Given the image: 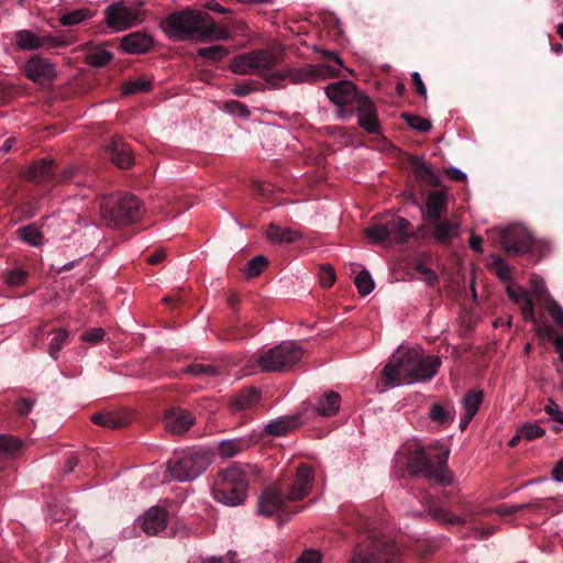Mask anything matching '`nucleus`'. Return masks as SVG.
<instances>
[{
  "label": "nucleus",
  "instance_id": "obj_56",
  "mask_svg": "<svg viewBox=\"0 0 563 563\" xmlns=\"http://www.w3.org/2000/svg\"><path fill=\"white\" fill-rule=\"evenodd\" d=\"M534 325H536V333L541 339H548L550 341H553L554 338L559 336L555 333V330L553 329V327L550 324H547V323L539 324L537 322V324H534Z\"/></svg>",
  "mask_w": 563,
  "mask_h": 563
},
{
  "label": "nucleus",
  "instance_id": "obj_51",
  "mask_svg": "<svg viewBox=\"0 0 563 563\" xmlns=\"http://www.w3.org/2000/svg\"><path fill=\"white\" fill-rule=\"evenodd\" d=\"M506 292L508 297L518 306L525 302V299H529V294L521 287L515 288L511 285H508L506 288Z\"/></svg>",
  "mask_w": 563,
  "mask_h": 563
},
{
  "label": "nucleus",
  "instance_id": "obj_63",
  "mask_svg": "<svg viewBox=\"0 0 563 563\" xmlns=\"http://www.w3.org/2000/svg\"><path fill=\"white\" fill-rule=\"evenodd\" d=\"M473 530H474V534L477 539L485 540L496 532L497 527H494V526H489L486 528L475 527Z\"/></svg>",
  "mask_w": 563,
  "mask_h": 563
},
{
  "label": "nucleus",
  "instance_id": "obj_44",
  "mask_svg": "<svg viewBox=\"0 0 563 563\" xmlns=\"http://www.w3.org/2000/svg\"><path fill=\"white\" fill-rule=\"evenodd\" d=\"M492 268L495 271L497 277L503 282H510L512 278L511 267L499 255H492Z\"/></svg>",
  "mask_w": 563,
  "mask_h": 563
},
{
  "label": "nucleus",
  "instance_id": "obj_15",
  "mask_svg": "<svg viewBox=\"0 0 563 563\" xmlns=\"http://www.w3.org/2000/svg\"><path fill=\"white\" fill-rule=\"evenodd\" d=\"M192 412L181 407H170L166 409L163 418L165 429L177 435L186 433L195 423Z\"/></svg>",
  "mask_w": 563,
  "mask_h": 563
},
{
  "label": "nucleus",
  "instance_id": "obj_29",
  "mask_svg": "<svg viewBox=\"0 0 563 563\" xmlns=\"http://www.w3.org/2000/svg\"><path fill=\"white\" fill-rule=\"evenodd\" d=\"M301 423L300 416H284L269 421L264 429L266 434L282 437L298 428Z\"/></svg>",
  "mask_w": 563,
  "mask_h": 563
},
{
  "label": "nucleus",
  "instance_id": "obj_26",
  "mask_svg": "<svg viewBox=\"0 0 563 563\" xmlns=\"http://www.w3.org/2000/svg\"><path fill=\"white\" fill-rule=\"evenodd\" d=\"M409 163L416 178L430 187H437L440 184L438 175L431 169L430 165L422 157L410 155Z\"/></svg>",
  "mask_w": 563,
  "mask_h": 563
},
{
  "label": "nucleus",
  "instance_id": "obj_6",
  "mask_svg": "<svg viewBox=\"0 0 563 563\" xmlns=\"http://www.w3.org/2000/svg\"><path fill=\"white\" fill-rule=\"evenodd\" d=\"M260 475L254 464L234 463L220 470L212 484L214 499L227 506H239L247 497L250 478Z\"/></svg>",
  "mask_w": 563,
  "mask_h": 563
},
{
  "label": "nucleus",
  "instance_id": "obj_36",
  "mask_svg": "<svg viewBox=\"0 0 563 563\" xmlns=\"http://www.w3.org/2000/svg\"><path fill=\"white\" fill-rule=\"evenodd\" d=\"M25 243L32 246H40L43 243V234L35 224H27L16 231Z\"/></svg>",
  "mask_w": 563,
  "mask_h": 563
},
{
  "label": "nucleus",
  "instance_id": "obj_32",
  "mask_svg": "<svg viewBox=\"0 0 563 563\" xmlns=\"http://www.w3.org/2000/svg\"><path fill=\"white\" fill-rule=\"evenodd\" d=\"M91 421L110 429H120L130 422V418L119 412H96L91 416Z\"/></svg>",
  "mask_w": 563,
  "mask_h": 563
},
{
  "label": "nucleus",
  "instance_id": "obj_48",
  "mask_svg": "<svg viewBox=\"0 0 563 563\" xmlns=\"http://www.w3.org/2000/svg\"><path fill=\"white\" fill-rule=\"evenodd\" d=\"M519 430L520 437L528 441H532L544 435V430L537 423H526L519 428Z\"/></svg>",
  "mask_w": 563,
  "mask_h": 563
},
{
  "label": "nucleus",
  "instance_id": "obj_11",
  "mask_svg": "<svg viewBox=\"0 0 563 563\" xmlns=\"http://www.w3.org/2000/svg\"><path fill=\"white\" fill-rule=\"evenodd\" d=\"M411 223L401 217H391L385 222H377L364 230L374 243L393 245L405 244L410 238Z\"/></svg>",
  "mask_w": 563,
  "mask_h": 563
},
{
  "label": "nucleus",
  "instance_id": "obj_24",
  "mask_svg": "<svg viewBox=\"0 0 563 563\" xmlns=\"http://www.w3.org/2000/svg\"><path fill=\"white\" fill-rule=\"evenodd\" d=\"M168 514L162 507L148 509L143 519L142 528L145 533L155 536L166 528Z\"/></svg>",
  "mask_w": 563,
  "mask_h": 563
},
{
  "label": "nucleus",
  "instance_id": "obj_27",
  "mask_svg": "<svg viewBox=\"0 0 563 563\" xmlns=\"http://www.w3.org/2000/svg\"><path fill=\"white\" fill-rule=\"evenodd\" d=\"M429 418L437 426L446 428L454 421L455 408L451 401L434 402L430 407Z\"/></svg>",
  "mask_w": 563,
  "mask_h": 563
},
{
  "label": "nucleus",
  "instance_id": "obj_1",
  "mask_svg": "<svg viewBox=\"0 0 563 563\" xmlns=\"http://www.w3.org/2000/svg\"><path fill=\"white\" fill-rule=\"evenodd\" d=\"M321 57L332 60L336 66L327 64L303 65L299 68L286 67L282 70L271 71L277 65V57L267 49L253 51L249 54L235 56L230 68L235 74L258 73L264 80L274 88H284V81L288 79L291 84H313L327 78L338 77L343 63L334 52L317 49Z\"/></svg>",
  "mask_w": 563,
  "mask_h": 563
},
{
  "label": "nucleus",
  "instance_id": "obj_61",
  "mask_svg": "<svg viewBox=\"0 0 563 563\" xmlns=\"http://www.w3.org/2000/svg\"><path fill=\"white\" fill-rule=\"evenodd\" d=\"M545 411L553 420L563 423V411L560 410L559 406L554 401H550V404L545 406Z\"/></svg>",
  "mask_w": 563,
  "mask_h": 563
},
{
  "label": "nucleus",
  "instance_id": "obj_31",
  "mask_svg": "<svg viewBox=\"0 0 563 563\" xmlns=\"http://www.w3.org/2000/svg\"><path fill=\"white\" fill-rule=\"evenodd\" d=\"M341 404V396L333 391H325L323 396L319 397L316 411L319 416L322 417H332L334 416L339 409Z\"/></svg>",
  "mask_w": 563,
  "mask_h": 563
},
{
  "label": "nucleus",
  "instance_id": "obj_19",
  "mask_svg": "<svg viewBox=\"0 0 563 563\" xmlns=\"http://www.w3.org/2000/svg\"><path fill=\"white\" fill-rule=\"evenodd\" d=\"M15 45L21 51H36L40 47H60L66 43L57 37L49 35L37 36L30 30H21L15 33Z\"/></svg>",
  "mask_w": 563,
  "mask_h": 563
},
{
  "label": "nucleus",
  "instance_id": "obj_64",
  "mask_svg": "<svg viewBox=\"0 0 563 563\" xmlns=\"http://www.w3.org/2000/svg\"><path fill=\"white\" fill-rule=\"evenodd\" d=\"M552 477L559 483L563 482V459L556 462L552 470Z\"/></svg>",
  "mask_w": 563,
  "mask_h": 563
},
{
  "label": "nucleus",
  "instance_id": "obj_16",
  "mask_svg": "<svg viewBox=\"0 0 563 563\" xmlns=\"http://www.w3.org/2000/svg\"><path fill=\"white\" fill-rule=\"evenodd\" d=\"M24 74L29 80L35 84L53 81L56 77V68L48 59L40 55H32L24 65Z\"/></svg>",
  "mask_w": 563,
  "mask_h": 563
},
{
  "label": "nucleus",
  "instance_id": "obj_28",
  "mask_svg": "<svg viewBox=\"0 0 563 563\" xmlns=\"http://www.w3.org/2000/svg\"><path fill=\"white\" fill-rule=\"evenodd\" d=\"M432 235L434 240L443 245H449L459 234V224L448 219L432 221Z\"/></svg>",
  "mask_w": 563,
  "mask_h": 563
},
{
  "label": "nucleus",
  "instance_id": "obj_46",
  "mask_svg": "<svg viewBox=\"0 0 563 563\" xmlns=\"http://www.w3.org/2000/svg\"><path fill=\"white\" fill-rule=\"evenodd\" d=\"M401 118L413 130L419 132H428L431 129V122L416 114L402 113Z\"/></svg>",
  "mask_w": 563,
  "mask_h": 563
},
{
  "label": "nucleus",
  "instance_id": "obj_10",
  "mask_svg": "<svg viewBox=\"0 0 563 563\" xmlns=\"http://www.w3.org/2000/svg\"><path fill=\"white\" fill-rule=\"evenodd\" d=\"M81 177L82 170L77 167L66 168L57 175L54 170L53 159L46 157L34 162L26 173L27 180L43 186H54L66 183L79 185Z\"/></svg>",
  "mask_w": 563,
  "mask_h": 563
},
{
  "label": "nucleus",
  "instance_id": "obj_45",
  "mask_svg": "<svg viewBox=\"0 0 563 563\" xmlns=\"http://www.w3.org/2000/svg\"><path fill=\"white\" fill-rule=\"evenodd\" d=\"M354 284L357 291L363 296L368 295L374 289V282L371 274L365 269L357 274Z\"/></svg>",
  "mask_w": 563,
  "mask_h": 563
},
{
  "label": "nucleus",
  "instance_id": "obj_49",
  "mask_svg": "<svg viewBox=\"0 0 563 563\" xmlns=\"http://www.w3.org/2000/svg\"><path fill=\"white\" fill-rule=\"evenodd\" d=\"M320 285L323 288H330L335 282V272L331 265H323L319 272Z\"/></svg>",
  "mask_w": 563,
  "mask_h": 563
},
{
  "label": "nucleus",
  "instance_id": "obj_33",
  "mask_svg": "<svg viewBox=\"0 0 563 563\" xmlns=\"http://www.w3.org/2000/svg\"><path fill=\"white\" fill-rule=\"evenodd\" d=\"M266 236L272 242L282 244L292 243L299 240L301 238V233L290 228H282L280 225L271 223L267 228Z\"/></svg>",
  "mask_w": 563,
  "mask_h": 563
},
{
  "label": "nucleus",
  "instance_id": "obj_50",
  "mask_svg": "<svg viewBox=\"0 0 563 563\" xmlns=\"http://www.w3.org/2000/svg\"><path fill=\"white\" fill-rule=\"evenodd\" d=\"M545 306L553 321L563 330V308L554 299Z\"/></svg>",
  "mask_w": 563,
  "mask_h": 563
},
{
  "label": "nucleus",
  "instance_id": "obj_23",
  "mask_svg": "<svg viewBox=\"0 0 563 563\" xmlns=\"http://www.w3.org/2000/svg\"><path fill=\"white\" fill-rule=\"evenodd\" d=\"M257 440L258 439L254 437L222 440L218 443L217 451L222 459L234 457L247 450L252 444L256 443Z\"/></svg>",
  "mask_w": 563,
  "mask_h": 563
},
{
  "label": "nucleus",
  "instance_id": "obj_9",
  "mask_svg": "<svg viewBox=\"0 0 563 563\" xmlns=\"http://www.w3.org/2000/svg\"><path fill=\"white\" fill-rule=\"evenodd\" d=\"M213 461V452L202 448L184 451L168 462L172 476L180 482L192 481L201 475Z\"/></svg>",
  "mask_w": 563,
  "mask_h": 563
},
{
  "label": "nucleus",
  "instance_id": "obj_43",
  "mask_svg": "<svg viewBox=\"0 0 563 563\" xmlns=\"http://www.w3.org/2000/svg\"><path fill=\"white\" fill-rule=\"evenodd\" d=\"M413 269L423 277V280L429 287H435L439 284V277L437 273L433 269L427 267L422 258H418L416 261Z\"/></svg>",
  "mask_w": 563,
  "mask_h": 563
},
{
  "label": "nucleus",
  "instance_id": "obj_21",
  "mask_svg": "<svg viewBox=\"0 0 563 563\" xmlns=\"http://www.w3.org/2000/svg\"><path fill=\"white\" fill-rule=\"evenodd\" d=\"M106 150L113 164L119 168L126 169L134 164L131 148L121 136H114Z\"/></svg>",
  "mask_w": 563,
  "mask_h": 563
},
{
  "label": "nucleus",
  "instance_id": "obj_37",
  "mask_svg": "<svg viewBox=\"0 0 563 563\" xmlns=\"http://www.w3.org/2000/svg\"><path fill=\"white\" fill-rule=\"evenodd\" d=\"M113 59V54L104 48L97 47L86 55V62L92 67H103Z\"/></svg>",
  "mask_w": 563,
  "mask_h": 563
},
{
  "label": "nucleus",
  "instance_id": "obj_22",
  "mask_svg": "<svg viewBox=\"0 0 563 563\" xmlns=\"http://www.w3.org/2000/svg\"><path fill=\"white\" fill-rule=\"evenodd\" d=\"M153 44L151 35L137 31L123 36L120 46L128 54H142L148 52Z\"/></svg>",
  "mask_w": 563,
  "mask_h": 563
},
{
  "label": "nucleus",
  "instance_id": "obj_40",
  "mask_svg": "<svg viewBox=\"0 0 563 563\" xmlns=\"http://www.w3.org/2000/svg\"><path fill=\"white\" fill-rule=\"evenodd\" d=\"M184 372L199 378H209L219 375L218 367L210 364H191L188 365Z\"/></svg>",
  "mask_w": 563,
  "mask_h": 563
},
{
  "label": "nucleus",
  "instance_id": "obj_58",
  "mask_svg": "<svg viewBox=\"0 0 563 563\" xmlns=\"http://www.w3.org/2000/svg\"><path fill=\"white\" fill-rule=\"evenodd\" d=\"M104 336V330L102 328H93L81 334V340L90 343H98Z\"/></svg>",
  "mask_w": 563,
  "mask_h": 563
},
{
  "label": "nucleus",
  "instance_id": "obj_25",
  "mask_svg": "<svg viewBox=\"0 0 563 563\" xmlns=\"http://www.w3.org/2000/svg\"><path fill=\"white\" fill-rule=\"evenodd\" d=\"M261 399V393L256 388L243 389L230 401V408L233 412L251 411L253 410Z\"/></svg>",
  "mask_w": 563,
  "mask_h": 563
},
{
  "label": "nucleus",
  "instance_id": "obj_57",
  "mask_svg": "<svg viewBox=\"0 0 563 563\" xmlns=\"http://www.w3.org/2000/svg\"><path fill=\"white\" fill-rule=\"evenodd\" d=\"M320 562H321V553L317 550H306L295 561V563H320Z\"/></svg>",
  "mask_w": 563,
  "mask_h": 563
},
{
  "label": "nucleus",
  "instance_id": "obj_62",
  "mask_svg": "<svg viewBox=\"0 0 563 563\" xmlns=\"http://www.w3.org/2000/svg\"><path fill=\"white\" fill-rule=\"evenodd\" d=\"M411 80H412V84L416 88V92L426 98L427 97V89H426V86L419 75V73L415 71L411 74Z\"/></svg>",
  "mask_w": 563,
  "mask_h": 563
},
{
  "label": "nucleus",
  "instance_id": "obj_54",
  "mask_svg": "<svg viewBox=\"0 0 563 563\" xmlns=\"http://www.w3.org/2000/svg\"><path fill=\"white\" fill-rule=\"evenodd\" d=\"M547 505H548L547 499L537 498L530 503L519 504V508H520V511L528 510L531 512H539V511L547 509Z\"/></svg>",
  "mask_w": 563,
  "mask_h": 563
},
{
  "label": "nucleus",
  "instance_id": "obj_34",
  "mask_svg": "<svg viewBox=\"0 0 563 563\" xmlns=\"http://www.w3.org/2000/svg\"><path fill=\"white\" fill-rule=\"evenodd\" d=\"M153 88V80L147 77H139L126 80L123 84V95H134L139 92H148Z\"/></svg>",
  "mask_w": 563,
  "mask_h": 563
},
{
  "label": "nucleus",
  "instance_id": "obj_59",
  "mask_svg": "<svg viewBox=\"0 0 563 563\" xmlns=\"http://www.w3.org/2000/svg\"><path fill=\"white\" fill-rule=\"evenodd\" d=\"M34 401L27 398H21L16 401L15 409L20 416H26L32 410Z\"/></svg>",
  "mask_w": 563,
  "mask_h": 563
},
{
  "label": "nucleus",
  "instance_id": "obj_4",
  "mask_svg": "<svg viewBox=\"0 0 563 563\" xmlns=\"http://www.w3.org/2000/svg\"><path fill=\"white\" fill-rule=\"evenodd\" d=\"M163 31L176 40H227V29L217 25L213 18L201 10L185 9L168 14L161 23Z\"/></svg>",
  "mask_w": 563,
  "mask_h": 563
},
{
  "label": "nucleus",
  "instance_id": "obj_47",
  "mask_svg": "<svg viewBox=\"0 0 563 563\" xmlns=\"http://www.w3.org/2000/svg\"><path fill=\"white\" fill-rule=\"evenodd\" d=\"M268 265V261L266 257L258 255L247 262L245 274L247 277H256L258 276L263 269Z\"/></svg>",
  "mask_w": 563,
  "mask_h": 563
},
{
  "label": "nucleus",
  "instance_id": "obj_41",
  "mask_svg": "<svg viewBox=\"0 0 563 563\" xmlns=\"http://www.w3.org/2000/svg\"><path fill=\"white\" fill-rule=\"evenodd\" d=\"M54 336L49 343L48 354L54 360H57L59 351L63 349L68 340V331L64 329H57L54 331Z\"/></svg>",
  "mask_w": 563,
  "mask_h": 563
},
{
  "label": "nucleus",
  "instance_id": "obj_30",
  "mask_svg": "<svg viewBox=\"0 0 563 563\" xmlns=\"http://www.w3.org/2000/svg\"><path fill=\"white\" fill-rule=\"evenodd\" d=\"M444 211H446L445 194L431 191L427 197L426 217L431 221L439 220Z\"/></svg>",
  "mask_w": 563,
  "mask_h": 563
},
{
  "label": "nucleus",
  "instance_id": "obj_3",
  "mask_svg": "<svg viewBox=\"0 0 563 563\" xmlns=\"http://www.w3.org/2000/svg\"><path fill=\"white\" fill-rule=\"evenodd\" d=\"M441 366L438 355L423 356L417 349H398L383 368L386 386L432 379Z\"/></svg>",
  "mask_w": 563,
  "mask_h": 563
},
{
  "label": "nucleus",
  "instance_id": "obj_17",
  "mask_svg": "<svg viewBox=\"0 0 563 563\" xmlns=\"http://www.w3.org/2000/svg\"><path fill=\"white\" fill-rule=\"evenodd\" d=\"M429 514L430 516L441 522L450 523V525H465L470 522L471 525H474V528L478 525H482V518H486L489 515L493 514L492 509H479L476 511H468L467 518L455 516L450 514L443 508L435 507L433 505L429 506Z\"/></svg>",
  "mask_w": 563,
  "mask_h": 563
},
{
  "label": "nucleus",
  "instance_id": "obj_53",
  "mask_svg": "<svg viewBox=\"0 0 563 563\" xmlns=\"http://www.w3.org/2000/svg\"><path fill=\"white\" fill-rule=\"evenodd\" d=\"M521 314L526 321L532 322L537 324V319L534 314V303L531 298L525 299V302L520 306Z\"/></svg>",
  "mask_w": 563,
  "mask_h": 563
},
{
  "label": "nucleus",
  "instance_id": "obj_35",
  "mask_svg": "<svg viewBox=\"0 0 563 563\" xmlns=\"http://www.w3.org/2000/svg\"><path fill=\"white\" fill-rule=\"evenodd\" d=\"M230 51L223 45H211L208 47H200L198 49V56L205 58L209 63H217L222 60Z\"/></svg>",
  "mask_w": 563,
  "mask_h": 563
},
{
  "label": "nucleus",
  "instance_id": "obj_7",
  "mask_svg": "<svg viewBox=\"0 0 563 563\" xmlns=\"http://www.w3.org/2000/svg\"><path fill=\"white\" fill-rule=\"evenodd\" d=\"M100 216L109 228H118L136 222L143 214L140 199L132 194H111L100 201Z\"/></svg>",
  "mask_w": 563,
  "mask_h": 563
},
{
  "label": "nucleus",
  "instance_id": "obj_60",
  "mask_svg": "<svg viewBox=\"0 0 563 563\" xmlns=\"http://www.w3.org/2000/svg\"><path fill=\"white\" fill-rule=\"evenodd\" d=\"M492 510H493V512H495L499 516H510V515H514V514L520 511V508H519V504L518 505L501 504Z\"/></svg>",
  "mask_w": 563,
  "mask_h": 563
},
{
  "label": "nucleus",
  "instance_id": "obj_39",
  "mask_svg": "<svg viewBox=\"0 0 563 563\" xmlns=\"http://www.w3.org/2000/svg\"><path fill=\"white\" fill-rule=\"evenodd\" d=\"M29 273L22 266H15L3 274V280L11 287H19L26 283Z\"/></svg>",
  "mask_w": 563,
  "mask_h": 563
},
{
  "label": "nucleus",
  "instance_id": "obj_42",
  "mask_svg": "<svg viewBox=\"0 0 563 563\" xmlns=\"http://www.w3.org/2000/svg\"><path fill=\"white\" fill-rule=\"evenodd\" d=\"M90 16L88 9H77L67 12L60 16V24L65 26H74L85 21Z\"/></svg>",
  "mask_w": 563,
  "mask_h": 563
},
{
  "label": "nucleus",
  "instance_id": "obj_14",
  "mask_svg": "<svg viewBox=\"0 0 563 563\" xmlns=\"http://www.w3.org/2000/svg\"><path fill=\"white\" fill-rule=\"evenodd\" d=\"M327 97L338 107L357 104L358 98L365 97L356 86L349 80H341L325 87Z\"/></svg>",
  "mask_w": 563,
  "mask_h": 563
},
{
  "label": "nucleus",
  "instance_id": "obj_52",
  "mask_svg": "<svg viewBox=\"0 0 563 563\" xmlns=\"http://www.w3.org/2000/svg\"><path fill=\"white\" fill-rule=\"evenodd\" d=\"M533 292L541 303L547 305L551 299H553L541 280L533 282Z\"/></svg>",
  "mask_w": 563,
  "mask_h": 563
},
{
  "label": "nucleus",
  "instance_id": "obj_5",
  "mask_svg": "<svg viewBox=\"0 0 563 563\" xmlns=\"http://www.w3.org/2000/svg\"><path fill=\"white\" fill-rule=\"evenodd\" d=\"M450 450L440 442L429 445L416 444L409 451L407 468L412 476H423L440 486H448L453 481V475L448 468Z\"/></svg>",
  "mask_w": 563,
  "mask_h": 563
},
{
  "label": "nucleus",
  "instance_id": "obj_18",
  "mask_svg": "<svg viewBox=\"0 0 563 563\" xmlns=\"http://www.w3.org/2000/svg\"><path fill=\"white\" fill-rule=\"evenodd\" d=\"M107 24L115 31H123L139 22V13L120 3L111 4L106 10Z\"/></svg>",
  "mask_w": 563,
  "mask_h": 563
},
{
  "label": "nucleus",
  "instance_id": "obj_2",
  "mask_svg": "<svg viewBox=\"0 0 563 563\" xmlns=\"http://www.w3.org/2000/svg\"><path fill=\"white\" fill-rule=\"evenodd\" d=\"M314 481L313 468L305 463L298 465L296 473L288 479L266 487L258 497V514L265 517H276L279 525L289 520L290 515L301 510V507L290 506L308 496Z\"/></svg>",
  "mask_w": 563,
  "mask_h": 563
},
{
  "label": "nucleus",
  "instance_id": "obj_12",
  "mask_svg": "<svg viewBox=\"0 0 563 563\" xmlns=\"http://www.w3.org/2000/svg\"><path fill=\"white\" fill-rule=\"evenodd\" d=\"M302 349L292 341H284L261 354L258 365L264 372H285L302 357Z\"/></svg>",
  "mask_w": 563,
  "mask_h": 563
},
{
  "label": "nucleus",
  "instance_id": "obj_38",
  "mask_svg": "<svg viewBox=\"0 0 563 563\" xmlns=\"http://www.w3.org/2000/svg\"><path fill=\"white\" fill-rule=\"evenodd\" d=\"M484 394L482 390L471 389L463 397V407L465 412L476 415L483 402Z\"/></svg>",
  "mask_w": 563,
  "mask_h": 563
},
{
  "label": "nucleus",
  "instance_id": "obj_55",
  "mask_svg": "<svg viewBox=\"0 0 563 563\" xmlns=\"http://www.w3.org/2000/svg\"><path fill=\"white\" fill-rule=\"evenodd\" d=\"M257 82L254 80L239 82L234 85L233 92L238 97H245L256 90Z\"/></svg>",
  "mask_w": 563,
  "mask_h": 563
},
{
  "label": "nucleus",
  "instance_id": "obj_8",
  "mask_svg": "<svg viewBox=\"0 0 563 563\" xmlns=\"http://www.w3.org/2000/svg\"><path fill=\"white\" fill-rule=\"evenodd\" d=\"M351 563H399V552L389 538L368 532L361 536Z\"/></svg>",
  "mask_w": 563,
  "mask_h": 563
},
{
  "label": "nucleus",
  "instance_id": "obj_20",
  "mask_svg": "<svg viewBox=\"0 0 563 563\" xmlns=\"http://www.w3.org/2000/svg\"><path fill=\"white\" fill-rule=\"evenodd\" d=\"M355 112L358 117L357 123L364 131L371 134L379 132L380 124L377 109L375 103L367 96L358 98Z\"/></svg>",
  "mask_w": 563,
  "mask_h": 563
},
{
  "label": "nucleus",
  "instance_id": "obj_13",
  "mask_svg": "<svg viewBox=\"0 0 563 563\" xmlns=\"http://www.w3.org/2000/svg\"><path fill=\"white\" fill-rule=\"evenodd\" d=\"M500 244L507 256L533 253L536 249L542 255L547 249L545 244L537 245L531 234L518 225L508 227L501 232Z\"/></svg>",
  "mask_w": 563,
  "mask_h": 563
}]
</instances>
